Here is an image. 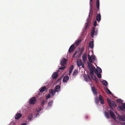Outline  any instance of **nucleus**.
<instances>
[{"instance_id": "nucleus-16", "label": "nucleus", "mask_w": 125, "mask_h": 125, "mask_svg": "<svg viewBox=\"0 0 125 125\" xmlns=\"http://www.w3.org/2000/svg\"><path fill=\"white\" fill-rule=\"evenodd\" d=\"M118 118L120 121H125V117H124L123 116H119L118 117Z\"/></svg>"}, {"instance_id": "nucleus-43", "label": "nucleus", "mask_w": 125, "mask_h": 125, "mask_svg": "<svg viewBox=\"0 0 125 125\" xmlns=\"http://www.w3.org/2000/svg\"><path fill=\"white\" fill-rule=\"evenodd\" d=\"M89 26V24L88 23H86V25H85V26L86 29H87L88 27Z\"/></svg>"}, {"instance_id": "nucleus-48", "label": "nucleus", "mask_w": 125, "mask_h": 125, "mask_svg": "<svg viewBox=\"0 0 125 125\" xmlns=\"http://www.w3.org/2000/svg\"><path fill=\"white\" fill-rule=\"evenodd\" d=\"M82 66V67H83V68H84V64L82 63V64L81 65Z\"/></svg>"}, {"instance_id": "nucleus-2", "label": "nucleus", "mask_w": 125, "mask_h": 125, "mask_svg": "<svg viewBox=\"0 0 125 125\" xmlns=\"http://www.w3.org/2000/svg\"><path fill=\"white\" fill-rule=\"evenodd\" d=\"M107 100L109 105L112 110H113L112 106L115 107H116L117 105L114 101L112 100H110L108 98L107 99Z\"/></svg>"}, {"instance_id": "nucleus-19", "label": "nucleus", "mask_w": 125, "mask_h": 125, "mask_svg": "<svg viewBox=\"0 0 125 125\" xmlns=\"http://www.w3.org/2000/svg\"><path fill=\"white\" fill-rule=\"evenodd\" d=\"M74 68V66L73 65H71L70 67L69 70V74L70 75L71 73H72L73 70Z\"/></svg>"}, {"instance_id": "nucleus-17", "label": "nucleus", "mask_w": 125, "mask_h": 125, "mask_svg": "<svg viewBox=\"0 0 125 125\" xmlns=\"http://www.w3.org/2000/svg\"><path fill=\"white\" fill-rule=\"evenodd\" d=\"M60 86L59 85H57L54 88V91L55 92H58L60 89Z\"/></svg>"}, {"instance_id": "nucleus-12", "label": "nucleus", "mask_w": 125, "mask_h": 125, "mask_svg": "<svg viewBox=\"0 0 125 125\" xmlns=\"http://www.w3.org/2000/svg\"><path fill=\"white\" fill-rule=\"evenodd\" d=\"M57 74L58 73L57 72H55L52 74V77L53 79H54L57 77Z\"/></svg>"}, {"instance_id": "nucleus-22", "label": "nucleus", "mask_w": 125, "mask_h": 125, "mask_svg": "<svg viewBox=\"0 0 125 125\" xmlns=\"http://www.w3.org/2000/svg\"><path fill=\"white\" fill-rule=\"evenodd\" d=\"M46 87L45 86L42 87L39 89V91L41 92H44L46 89Z\"/></svg>"}, {"instance_id": "nucleus-15", "label": "nucleus", "mask_w": 125, "mask_h": 125, "mask_svg": "<svg viewBox=\"0 0 125 125\" xmlns=\"http://www.w3.org/2000/svg\"><path fill=\"white\" fill-rule=\"evenodd\" d=\"M77 65L78 67L80 66L82 64L81 61L80 59H78L77 62Z\"/></svg>"}, {"instance_id": "nucleus-42", "label": "nucleus", "mask_w": 125, "mask_h": 125, "mask_svg": "<svg viewBox=\"0 0 125 125\" xmlns=\"http://www.w3.org/2000/svg\"><path fill=\"white\" fill-rule=\"evenodd\" d=\"M50 97V94H49L47 96H46V99H48Z\"/></svg>"}, {"instance_id": "nucleus-24", "label": "nucleus", "mask_w": 125, "mask_h": 125, "mask_svg": "<svg viewBox=\"0 0 125 125\" xmlns=\"http://www.w3.org/2000/svg\"><path fill=\"white\" fill-rule=\"evenodd\" d=\"M89 46L91 48H93L94 47V42L92 41L89 44Z\"/></svg>"}, {"instance_id": "nucleus-36", "label": "nucleus", "mask_w": 125, "mask_h": 125, "mask_svg": "<svg viewBox=\"0 0 125 125\" xmlns=\"http://www.w3.org/2000/svg\"><path fill=\"white\" fill-rule=\"evenodd\" d=\"M98 73H96L97 75V77L99 78H100L101 77V75L100 73L98 74Z\"/></svg>"}, {"instance_id": "nucleus-44", "label": "nucleus", "mask_w": 125, "mask_h": 125, "mask_svg": "<svg viewBox=\"0 0 125 125\" xmlns=\"http://www.w3.org/2000/svg\"><path fill=\"white\" fill-rule=\"evenodd\" d=\"M77 53L76 52H75L74 54H73V57L74 58L75 57V55H76V54Z\"/></svg>"}, {"instance_id": "nucleus-35", "label": "nucleus", "mask_w": 125, "mask_h": 125, "mask_svg": "<svg viewBox=\"0 0 125 125\" xmlns=\"http://www.w3.org/2000/svg\"><path fill=\"white\" fill-rule=\"evenodd\" d=\"M117 102L119 103H121L122 102V101L121 99H117L116 100Z\"/></svg>"}, {"instance_id": "nucleus-32", "label": "nucleus", "mask_w": 125, "mask_h": 125, "mask_svg": "<svg viewBox=\"0 0 125 125\" xmlns=\"http://www.w3.org/2000/svg\"><path fill=\"white\" fill-rule=\"evenodd\" d=\"M53 101H50L48 103V105L49 106H51L52 103H53Z\"/></svg>"}, {"instance_id": "nucleus-39", "label": "nucleus", "mask_w": 125, "mask_h": 125, "mask_svg": "<svg viewBox=\"0 0 125 125\" xmlns=\"http://www.w3.org/2000/svg\"><path fill=\"white\" fill-rule=\"evenodd\" d=\"M41 107H39L36 110V111L37 112H39V111H41Z\"/></svg>"}, {"instance_id": "nucleus-31", "label": "nucleus", "mask_w": 125, "mask_h": 125, "mask_svg": "<svg viewBox=\"0 0 125 125\" xmlns=\"http://www.w3.org/2000/svg\"><path fill=\"white\" fill-rule=\"evenodd\" d=\"M106 92L107 93L110 94H111V92L108 88H107L106 89Z\"/></svg>"}, {"instance_id": "nucleus-37", "label": "nucleus", "mask_w": 125, "mask_h": 125, "mask_svg": "<svg viewBox=\"0 0 125 125\" xmlns=\"http://www.w3.org/2000/svg\"><path fill=\"white\" fill-rule=\"evenodd\" d=\"M65 66H63V67L59 68V69L61 70H63L65 68Z\"/></svg>"}, {"instance_id": "nucleus-26", "label": "nucleus", "mask_w": 125, "mask_h": 125, "mask_svg": "<svg viewBox=\"0 0 125 125\" xmlns=\"http://www.w3.org/2000/svg\"><path fill=\"white\" fill-rule=\"evenodd\" d=\"M99 98H98L97 97L95 98V102L96 104H97L99 103Z\"/></svg>"}, {"instance_id": "nucleus-3", "label": "nucleus", "mask_w": 125, "mask_h": 125, "mask_svg": "<svg viewBox=\"0 0 125 125\" xmlns=\"http://www.w3.org/2000/svg\"><path fill=\"white\" fill-rule=\"evenodd\" d=\"M90 73V75H93L94 74V71L95 73H98L97 70H96L94 67H92L91 68L89 69Z\"/></svg>"}, {"instance_id": "nucleus-13", "label": "nucleus", "mask_w": 125, "mask_h": 125, "mask_svg": "<svg viewBox=\"0 0 125 125\" xmlns=\"http://www.w3.org/2000/svg\"><path fill=\"white\" fill-rule=\"evenodd\" d=\"M109 112L110 113L111 116L113 119H115V116L114 113L111 110L109 111Z\"/></svg>"}, {"instance_id": "nucleus-10", "label": "nucleus", "mask_w": 125, "mask_h": 125, "mask_svg": "<svg viewBox=\"0 0 125 125\" xmlns=\"http://www.w3.org/2000/svg\"><path fill=\"white\" fill-rule=\"evenodd\" d=\"M75 47V46L74 45H72L70 47L69 49V52H71L73 51L74 50V48Z\"/></svg>"}, {"instance_id": "nucleus-34", "label": "nucleus", "mask_w": 125, "mask_h": 125, "mask_svg": "<svg viewBox=\"0 0 125 125\" xmlns=\"http://www.w3.org/2000/svg\"><path fill=\"white\" fill-rule=\"evenodd\" d=\"M105 115L107 118H109V114L107 113L106 112L105 113Z\"/></svg>"}, {"instance_id": "nucleus-6", "label": "nucleus", "mask_w": 125, "mask_h": 125, "mask_svg": "<svg viewBox=\"0 0 125 125\" xmlns=\"http://www.w3.org/2000/svg\"><path fill=\"white\" fill-rule=\"evenodd\" d=\"M99 101L102 104H104V98L103 96L101 95H99Z\"/></svg>"}, {"instance_id": "nucleus-20", "label": "nucleus", "mask_w": 125, "mask_h": 125, "mask_svg": "<svg viewBox=\"0 0 125 125\" xmlns=\"http://www.w3.org/2000/svg\"><path fill=\"white\" fill-rule=\"evenodd\" d=\"M95 28L94 27H93L92 29L91 32V36L92 37H93V36L94 35V33L95 32Z\"/></svg>"}, {"instance_id": "nucleus-28", "label": "nucleus", "mask_w": 125, "mask_h": 125, "mask_svg": "<svg viewBox=\"0 0 125 125\" xmlns=\"http://www.w3.org/2000/svg\"><path fill=\"white\" fill-rule=\"evenodd\" d=\"M97 69L96 70H97L98 73H100L102 72V70L101 68L98 67H97Z\"/></svg>"}, {"instance_id": "nucleus-4", "label": "nucleus", "mask_w": 125, "mask_h": 125, "mask_svg": "<svg viewBox=\"0 0 125 125\" xmlns=\"http://www.w3.org/2000/svg\"><path fill=\"white\" fill-rule=\"evenodd\" d=\"M88 59L90 62H92L93 61H94L95 60V57L94 55H92L91 57L89 54L88 55Z\"/></svg>"}, {"instance_id": "nucleus-50", "label": "nucleus", "mask_w": 125, "mask_h": 125, "mask_svg": "<svg viewBox=\"0 0 125 125\" xmlns=\"http://www.w3.org/2000/svg\"><path fill=\"white\" fill-rule=\"evenodd\" d=\"M60 79H58V80L57 81H60Z\"/></svg>"}, {"instance_id": "nucleus-40", "label": "nucleus", "mask_w": 125, "mask_h": 125, "mask_svg": "<svg viewBox=\"0 0 125 125\" xmlns=\"http://www.w3.org/2000/svg\"><path fill=\"white\" fill-rule=\"evenodd\" d=\"M97 25V22L96 21L94 20V25L95 26Z\"/></svg>"}, {"instance_id": "nucleus-46", "label": "nucleus", "mask_w": 125, "mask_h": 125, "mask_svg": "<svg viewBox=\"0 0 125 125\" xmlns=\"http://www.w3.org/2000/svg\"><path fill=\"white\" fill-rule=\"evenodd\" d=\"M21 125H27L26 123H23Z\"/></svg>"}, {"instance_id": "nucleus-41", "label": "nucleus", "mask_w": 125, "mask_h": 125, "mask_svg": "<svg viewBox=\"0 0 125 125\" xmlns=\"http://www.w3.org/2000/svg\"><path fill=\"white\" fill-rule=\"evenodd\" d=\"M88 66L89 69L91 68L92 67H93L90 63H88Z\"/></svg>"}, {"instance_id": "nucleus-25", "label": "nucleus", "mask_w": 125, "mask_h": 125, "mask_svg": "<svg viewBox=\"0 0 125 125\" xmlns=\"http://www.w3.org/2000/svg\"><path fill=\"white\" fill-rule=\"evenodd\" d=\"M90 76L91 77V78L93 80H95L96 81H98L96 77L95 76H94V74L93 75H90Z\"/></svg>"}, {"instance_id": "nucleus-33", "label": "nucleus", "mask_w": 125, "mask_h": 125, "mask_svg": "<svg viewBox=\"0 0 125 125\" xmlns=\"http://www.w3.org/2000/svg\"><path fill=\"white\" fill-rule=\"evenodd\" d=\"M77 74V71H76L75 70L73 72V75H76Z\"/></svg>"}, {"instance_id": "nucleus-49", "label": "nucleus", "mask_w": 125, "mask_h": 125, "mask_svg": "<svg viewBox=\"0 0 125 125\" xmlns=\"http://www.w3.org/2000/svg\"><path fill=\"white\" fill-rule=\"evenodd\" d=\"M81 50H82V52H81V53H82L83 52V49H82Z\"/></svg>"}, {"instance_id": "nucleus-45", "label": "nucleus", "mask_w": 125, "mask_h": 125, "mask_svg": "<svg viewBox=\"0 0 125 125\" xmlns=\"http://www.w3.org/2000/svg\"><path fill=\"white\" fill-rule=\"evenodd\" d=\"M90 0V7H91V2H92V0Z\"/></svg>"}, {"instance_id": "nucleus-7", "label": "nucleus", "mask_w": 125, "mask_h": 125, "mask_svg": "<svg viewBox=\"0 0 125 125\" xmlns=\"http://www.w3.org/2000/svg\"><path fill=\"white\" fill-rule=\"evenodd\" d=\"M67 62V60L66 59L64 58L63 59L61 62V65L62 66L66 64Z\"/></svg>"}, {"instance_id": "nucleus-14", "label": "nucleus", "mask_w": 125, "mask_h": 125, "mask_svg": "<svg viewBox=\"0 0 125 125\" xmlns=\"http://www.w3.org/2000/svg\"><path fill=\"white\" fill-rule=\"evenodd\" d=\"M69 77L67 75L65 76L63 78V81L64 82H66L69 80Z\"/></svg>"}, {"instance_id": "nucleus-11", "label": "nucleus", "mask_w": 125, "mask_h": 125, "mask_svg": "<svg viewBox=\"0 0 125 125\" xmlns=\"http://www.w3.org/2000/svg\"><path fill=\"white\" fill-rule=\"evenodd\" d=\"M22 116L21 114L20 113H17L15 116V118L18 119L20 118Z\"/></svg>"}, {"instance_id": "nucleus-47", "label": "nucleus", "mask_w": 125, "mask_h": 125, "mask_svg": "<svg viewBox=\"0 0 125 125\" xmlns=\"http://www.w3.org/2000/svg\"><path fill=\"white\" fill-rule=\"evenodd\" d=\"M121 124L122 125H125V123L124 122H122Z\"/></svg>"}, {"instance_id": "nucleus-21", "label": "nucleus", "mask_w": 125, "mask_h": 125, "mask_svg": "<svg viewBox=\"0 0 125 125\" xmlns=\"http://www.w3.org/2000/svg\"><path fill=\"white\" fill-rule=\"evenodd\" d=\"M82 58L83 61L85 62L87 58V56L85 54H83L82 56Z\"/></svg>"}, {"instance_id": "nucleus-23", "label": "nucleus", "mask_w": 125, "mask_h": 125, "mask_svg": "<svg viewBox=\"0 0 125 125\" xmlns=\"http://www.w3.org/2000/svg\"><path fill=\"white\" fill-rule=\"evenodd\" d=\"M49 92L51 94L52 96H53L55 94V91H54L53 89H50L49 90Z\"/></svg>"}, {"instance_id": "nucleus-29", "label": "nucleus", "mask_w": 125, "mask_h": 125, "mask_svg": "<svg viewBox=\"0 0 125 125\" xmlns=\"http://www.w3.org/2000/svg\"><path fill=\"white\" fill-rule=\"evenodd\" d=\"M81 41L80 40H78L77 41H76L75 43L76 46H77Z\"/></svg>"}, {"instance_id": "nucleus-5", "label": "nucleus", "mask_w": 125, "mask_h": 125, "mask_svg": "<svg viewBox=\"0 0 125 125\" xmlns=\"http://www.w3.org/2000/svg\"><path fill=\"white\" fill-rule=\"evenodd\" d=\"M36 101V97H33L30 99L29 102V104H35Z\"/></svg>"}, {"instance_id": "nucleus-9", "label": "nucleus", "mask_w": 125, "mask_h": 125, "mask_svg": "<svg viewBox=\"0 0 125 125\" xmlns=\"http://www.w3.org/2000/svg\"><path fill=\"white\" fill-rule=\"evenodd\" d=\"M84 77L85 80L87 82L91 80V79L88 75H85L84 76Z\"/></svg>"}, {"instance_id": "nucleus-38", "label": "nucleus", "mask_w": 125, "mask_h": 125, "mask_svg": "<svg viewBox=\"0 0 125 125\" xmlns=\"http://www.w3.org/2000/svg\"><path fill=\"white\" fill-rule=\"evenodd\" d=\"M45 103V101L44 100L42 101L41 104V105L42 106H43L44 105V103Z\"/></svg>"}, {"instance_id": "nucleus-1", "label": "nucleus", "mask_w": 125, "mask_h": 125, "mask_svg": "<svg viewBox=\"0 0 125 125\" xmlns=\"http://www.w3.org/2000/svg\"><path fill=\"white\" fill-rule=\"evenodd\" d=\"M99 0H97L96 3V5L97 8V9H96L97 15L96 17V20L98 22L100 21L101 19V16L99 11Z\"/></svg>"}, {"instance_id": "nucleus-8", "label": "nucleus", "mask_w": 125, "mask_h": 125, "mask_svg": "<svg viewBox=\"0 0 125 125\" xmlns=\"http://www.w3.org/2000/svg\"><path fill=\"white\" fill-rule=\"evenodd\" d=\"M118 108L120 110H123L125 109V103H122V106H118Z\"/></svg>"}, {"instance_id": "nucleus-30", "label": "nucleus", "mask_w": 125, "mask_h": 125, "mask_svg": "<svg viewBox=\"0 0 125 125\" xmlns=\"http://www.w3.org/2000/svg\"><path fill=\"white\" fill-rule=\"evenodd\" d=\"M103 84L105 86H106L108 85L107 82L105 80H104L102 82Z\"/></svg>"}, {"instance_id": "nucleus-18", "label": "nucleus", "mask_w": 125, "mask_h": 125, "mask_svg": "<svg viewBox=\"0 0 125 125\" xmlns=\"http://www.w3.org/2000/svg\"><path fill=\"white\" fill-rule=\"evenodd\" d=\"M92 90L94 95H96L97 93L96 88L94 87H92Z\"/></svg>"}, {"instance_id": "nucleus-27", "label": "nucleus", "mask_w": 125, "mask_h": 125, "mask_svg": "<svg viewBox=\"0 0 125 125\" xmlns=\"http://www.w3.org/2000/svg\"><path fill=\"white\" fill-rule=\"evenodd\" d=\"M33 117V114H29L28 116V119L29 120H31V119Z\"/></svg>"}]
</instances>
